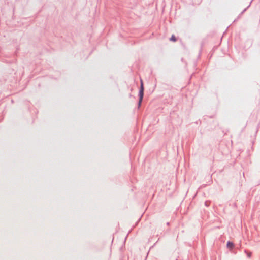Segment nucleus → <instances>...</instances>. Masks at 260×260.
<instances>
[{
    "instance_id": "obj_1",
    "label": "nucleus",
    "mask_w": 260,
    "mask_h": 260,
    "mask_svg": "<svg viewBox=\"0 0 260 260\" xmlns=\"http://www.w3.org/2000/svg\"><path fill=\"white\" fill-rule=\"evenodd\" d=\"M140 82H141V86H140V89L139 91V103H138L139 107H140L142 100H143V95H144V90L142 79L140 80Z\"/></svg>"
},
{
    "instance_id": "obj_2",
    "label": "nucleus",
    "mask_w": 260,
    "mask_h": 260,
    "mask_svg": "<svg viewBox=\"0 0 260 260\" xmlns=\"http://www.w3.org/2000/svg\"><path fill=\"white\" fill-rule=\"evenodd\" d=\"M227 247L230 249H232L234 247V244L231 242L227 243Z\"/></svg>"
},
{
    "instance_id": "obj_3",
    "label": "nucleus",
    "mask_w": 260,
    "mask_h": 260,
    "mask_svg": "<svg viewBox=\"0 0 260 260\" xmlns=\"http://www.w3.org/2000/svg\"><path fill=\"white\" fill-rule=\"evenodd\" d=\"M170 40L173 42H175L176 41V39L174 35H172L170 38Z\"/></svg>"
},
{
    "instance_id": "obj_4",
    "label": "nucleus",
    "mask_w": 260,
    "mask_h": 260,
    "mask_svg": "<svg viewBox=\"0 0 260 260\" xmlns=\"http://www.w3.org/2000/svg\"><path fill=\"white\" fill-rule=\"evenodd\" d=\"M251 255V252L247 253V256H248V257H250Z\"/></svg>"
}]
</instances>
